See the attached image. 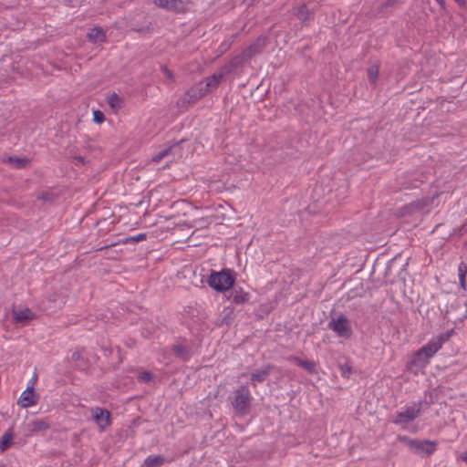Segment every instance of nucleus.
<instances>
[{
  "label": "nucleus",
  "mask_w": 467,
  "mask_h": 467,
  "mask_svg": "<svg viewBox=\"0 0 467 467\" xmlns=\"http://www.w3.org/2000/svg\"><path fill=\"white\" fill-rule=\"evenodd\" d=\"M75 160H77L78 162H80V163H82V164H84V163H85V159H84V157H82V156H76V157H75Z\"/></svg>",
  "instance_id": "42"
},
{
  "label": "nucleus",
  "mask_w": 467,
  "mask_h": 467,
  "mask_svg": "<svg viewBox=\"0 0 467 467\" xmlns=\"http://www.w3.org/2000/svg\"><path fill=\"white\" fill-rule=\"evenodd\" d=\"M455 2L462 7L467 8V0H455Z\"/></svg>",
  "instance_id": "39"
},
{
  "label": "nucleus",
  "mask_w": 467,
  "mask_h": 467,
  "mask_svg": "<svg viewBox=\"0 0 467 467\" xmlns=\"http://www.w3.org/2000/svg\"><path fill=\"white\" fill-rule=\"evenodd\" d=\"M467 232V221L464 222L460 227H459V230H458V233L460 235H462L463 234H465Z\"/></svg>",
  "instance_id": "38"
},
{
  "label": "nucleus",
  "mask_w": 467,
  "mask_h": 467,
  "mask_svg": "<svg viewBox=\"0 0 467 467\" xmlns=\"http://www.w3.org/2000/svg\"><path fill=\"white\" fill-rule=\"evenodd\" d=\"M134 30L137 32H145V31L149 32L150 30V26H148L147 28L140 27V28H136Z\"/></svg>",
  "instance_id": "41"
},
{
  "label": "nucleus",
  "mask_w": 467,
  "mask_h": 467,
  "mask_svg": "<svg viewBox=\"0 0 467 467\" xmlns=\"http://www.w3.org/2000/svg\"><path fill=\"white\" fill-rule=\"evenodd\" d=\"M38 199L49 202V201L53 200V194L51 192H45L41 195L38 196Z\"/></svg>",
  "instance_id": "36"
},
{
  "label": "nucleus",
  "mask_w": 467,
  "mask_h": 467,
  "mask_svg": "<svg viewBox=\"0 0 467 467\" xmlns=\"http://www.w3.org/2000/svg\"><path fill=\"white\" fill-rule=\"evenodd\" d=\"M398 440L411 452L420 456H430L437 450V442L434 441L410 439L408 436H399Z\"/></svg>",
  "instance_id": "3"
},
{
  "label": "nucleus",
  "mask_w": 467,
  "mask_h": 467,
  "mask_svg": "<svg viewBox=\"0 0 467 467\" xmlns=\"http://www.w3.org/2000/svg\"><path fill=\"white\" fill-rule=\"evenodd\" d=\"M461 459L463 461V462H467V451L462 453L461 455Z\"/></svg>",
  "instance_id": "43"
},
{
  "label": "nucleus",
  "mask_w": 467,
  "mask_h": 467,
  "mask_svg": "<svg viewBox=\"0 0 467 467\" xmlns=\"http://www.w3.org/2000/svg\"><path fill=\"white\" fill-rule=\"evenodd\" d=\"M267 38L264 36H258L254 42H253L249 47L244 48L242 53L244 57L248 60V62L256 55L262 53L264 48L266 46Z\"/></svg>",
  "instance_id": "9"
},
{
  "label": "nucleus",
  "mask_w": 467,
  "mask_h": 467,
  "mask_svg": "<svg viewBox=\"0 0 467 467\" xmlns=\"http://www.w3.org/2000/svg\"><path fill=\"white\" fill-rule=\"evenodd\" d=\"M156 4L164 9L175 12L182 11L183 3L182 0H158Z\"/></svg>",
  "instance_id": "19"
},
{
  "label": "nucleus",
  "mask_w": 467,
  "mask_h": 467,
  "mask_svg": "<svg viewBox=\"0 0 467 467\" xmlns=\"http://www.w3.org/2000/svg\"><path fill=\"white\" fill-rule=\"evenodd\" d=\"M231 293L228 296V299L232 300L234 304H244L249 300L250 295L248 292L244 291V289L238 285H233L230 288Z\"/></svg>",
  "instance_id": "13"
},
{
  "label": "nucleus",
  "mask_w": 467,
  "mask_h": 467,
  "mask_svg": "<svg viewBox=\"0 0 467 467\" xmlns=\"http://www.w3.org/2000/svg\"><path fill=\"white\" fill-rule=\"evenodd\" d=\"M88 38L93 43L104 42L106 40V34L101 27H95L88 33Z\"/></svg>",
  "instance_id": "22"
},
{
  "label": "nucleus",
  "mask_w": 467,
  "mask_h": 467,
  "mask_svg": "<svg viewBox=\"0 0 467 467\" xmlns=\"http://www.w3.org/2000/svg\"><path fill=\"white\" fill-rule=\"evenodd\" d=\"M115 244H113V245H115ZM110 246H112V244H110ZM109 245H106V246H104V247H101L99 250H102V249H104V248H109Z\"/></svg>",
  "instance_id": "45"
},
{
  "label": "nucleus",
  "mask_w": 467,
  "mask_h": 467,
  "mask_svg": "<svg viewBox=\"0 0 467 467\" xmlns=\"http://www.w3.org/2000/svg\"><path fill=\"white\" fill-rule=\"evenodd\" d=\"M275 368L274 365L267 364L263 367L261 369L256 370L255 372L251 374V381L253 384L262 383L267 379L273 369Z\"/></svg>",
  "instance_id": "15"
},
{
  "label": "nucleus",
  "mask_w": 467,
  "mask_h": 467,
  "mask_svg": "<svg viewBox=\"0 0 467 467\" xmlns=\"http://www.w3.org/2000/svg\"><path fill=\"white\" fill-rule=\"evenodd\" d=\"M108 104L114 109H119L123 106V99L116 93L108 98Z\"/></svg>",
  "instance_id": "28"
},
{
  "label": "nucleus",
  "mask_w": 467,
  "mask_h": 467,
  "mask_svg": "<svg viewBox=\"0 0 467 467\" xmlns=\"http://www.w3.org/2000/svg\"><path fill=\"white\" fill-rule=\"evenodd\" d=\"M208 285L217 292L228 291L235 282L233 272L229 269H223L216 272L212 271L207 280Z\"/></svg>",
  "instance_id": "4"
},
{
  "label": "nucleus",
  "mask_w": 467,
  "mask_h": 467,
  "mask_svg": "<svg viewBox=\"0 0 467 467\" xmlns=\"http://www.w3.org/2000/svg\"><path fill=\"white\" fill-rule=\"evenodd\" d=\"M453 333L454 329H451L431 339L414 354L411 364L418 368H423L428 363L429 358H432L441 348L442 345L450 340Z\"/></svg>",
  "instance_id": "1"
},
{
  "label": "nucleus",
  "mask_w": 467,
  "mask_h": 467,
  "mask_svg": "<svg viewBox=\"0 0 467 467\" xmlns=\"http://www.w3.org/2000/svg\"><path fill=\"white\" fill-rule=\"evenodd\" d=\"M146 239V234H139L138 235H134V236H130L126 239H124L122 241L123 244H128L130 242L131 243H138V242H140L142 240H145Z\"/></svg>",
  "instance_id": "31"
},
{
  "label": "nucleus",
  "mask_w": 467,
  "mask_h": 467,
  "mask_svg": "<svg viewBox=\"0 0 467 467\" xmlns=\"http://www.w3.org/2000/svg\"><path fill=\"white\" fill-rule=\"evenodd\" d=\"M161 71L164 75L171 80H174V75L171 70H170L166 66H161Z\"/></svg>",
  "instance_id": "35"
},
{
  "label": "nucleus",
  "mask_w": 467,
  "mask_h": 467,
  "mask_svg": "<svg viewBox=\"0 0 467 467\" xmlns=\"http://www.w3.org/2000/svg\"><path fill=\"white\" fill-rule=\"evenodd\" d=\"M422 402L414 403L406 407L405 410L397 412L396 417L391 420L394 424L405 427L413 421L421 412Z\"/></svg>",
  "instance_id": "5"
},
{
  "label": "nucleus",
  "mask_w": 467,
  "mask_h": 467,
  "mask_svg": "<svg viewBox=\"0 0 467 467\" xmlns=\"http://www.w3.org/2000/svg\"><path fill=\"white\" fill-rule=\"evenodd\" d=\"M92 418L98 424L100 431L106 430L111 424L110 413L108 410L95 407L91 410Z\"/></svg>",
  "instance_id": "8"
},
{
  "label": "nucleus",
  "mask_w": 467,
  "mask_h": 467,
  "mask_svg": "<svg viewBox=\"0 0 467 467\" xmlns=\"http://www.w3.org/2000/svg\"><path fill=\"white\" fill-rule=\"evenodd\" d=\"M247 62L248 60L245 58V57H244V54L241 53L239 55L234 56L228 63L222 67L221 69L222 71H223L225 75H228L235 71L236 69L242 67Z\"/></svg>",
  "instance_id": "11"
},
{
  "label": "nucleus",
  "mask_w": 467,
  "mask_h": 467,
  "mask_svg": "<svg viewBox=\"0 0 467 467\" xmlns=\"http://www.w3.org/2000/svg\"><path fill=\"white\" fill-rule=\"evenodd\" d=\"M328 328L341 337L348 338L352 335L349 320L343 314H340L337 318H332L328 323Z\"/></svg>",
  "instance_id": "7"
},
{
  "label": "nucleus",
  "mask_w": 467,
  "mask_h": 467,
  "mask_svg": "<svg viewBox=\"0 0 467 467\" xmlns=\"http://www.w3.org/2000/svg\"><path fill=\"white\" fill-rule=\"evenodd\" d=\"M71 359L75 362L74 368L76 369L85 371L89 367L88 359L78 351L73 352Z\"/></svg>",
  "instance_id": "21"
},
{
  "label": "nucleus",
  "mask_w": 467,
  "mask_h": 467,
  "mask_svg": "<svg viewBox=\"0 0 467 467\" xmlns=\"http://www.w3.org/2000/svg\"><path fill=\"white\" fill-rule=\"evenodd\" d=\"M152 378H153V375L151 372L143 371L142 373L140 374L139 380L142 381V382H149L152 379Z\"/></svg>",
  "instance_id": "33"
},
{
  "label": "nucleus",
  "mask_w": 467,
  "mask_h": 467,
  "mask_svg": "<svg viewBox=\"0 0 467 467\" xmlns=\"http://www.w3.org/2000/svg\"><path fill=\"white\" fill-rule=\"evenodd\" d=\"M8 162L16 169H23L29 164L30 161L26 158L12 156L8 158Z\"/></svg>",
  "instance_id": "27"
},
{
  "label": "nucleus",
  "mask_w": 467,
  "mask_h": 467,
  "mask_svg": "<svg viewBox=\"0 0 467 467\" xmlns=\"http://www.w3.org/2000/svg\"><path fill=\"white\" fill-rule=\"evenodd\" d=\"M93 120L98 124H101L105 120V115L100 110H95L93 113Z\"/></svg>",
  "instance_id": "32"
},
{
  "label": "nucleus",
  "mask_w": 467,
  "mask_h": 467,
  "mask_svg": "<svg viewBox=\"0 0 467 467\" xmlns=\"http://www.w3.org/2000/svg\"><path fill=\"white\" fill-rule=\"evenodd\" d=\"M50 423L47 419L34 420L27 424L30 432H41L48 430Z\"/></svg>",
  "instance_id": "18"
},
{
  "label": "nucleus",
  "mask_w": 467,
  "mask_h": 467,
  "mask_svg": "<svg viewBox=\"0 0 467 467\" xmlns=\"http://www.w3.org/2000/svg\"><path fill=\"white\" fill-rule=\"evenodd\" d=\"M38 400L39 394L35 391L34 386L31 385L22 392L17 403L22 408H28L36 405L38 402Z\"/></svg>",
  "instance_id": "10"
},
{
  "label": "nucleus",
  "mask_w": 467,
  "mask_h": 467,
  "mask_svg": "<svg viewBox=\"0 0 467 467\" xmlns=\"http://www.w3.org/2000/svg\"><path fill=\"white\" fill-rule=\"evenodd\" d=\"M351 372V368L348 365H344L341 367V373L343 377H348V373Z\"/></svg>",
  "instance_id": "37"
},
{
  "label": "nucleus",
  "mask_w": 467,
  "mask_h": 467,
  "mask_svg": "<svg viewBox=\"0 0 467 467\" xmlns=\"http://www.w3.org/2000/svg\"><path fill=\"white\" fill-rule=\"evenodd\" d=\"M165 458L162 455L149 456L145 459L142 467H161Z\"/></svg>",
  "instance_id": "24"
},
{
  "label": "nucleus",
  "mask_w": 467,
  "mask_h": 467,
  "mask_svg": "<svg viewBox=\"0 0 467 467\" xmlns=\"http://www.w3.org/2000/svg\"><path fill=\"white\" fill-rule=\"evenodd\" d=\"M173 147L174 146H170V147L161 150L160 152H158L156 155H154L152 157V161L155 163L160 162L163 158H165L166 156H168L171 153Z\"/></svg>",
  "instance_id": "30"
},
{
  "label": "nucleus",
  "mask_w": 467,
  "mask_h": 467,
  "mask_svg": "<svg viewBox=\"0 0 467 467\" xmlns=\"http://www.w3.org/2000/svg\"><path fill=\"white\" fill-rule=\"evenodd\" d=\"M401 4V0H387L378 7V13L383 14L388 12L389 9L396 8Z\"/></svg>",
  "instance_id": "26"
},
{
  "label": "nucleus",
  "mask_w": 467,
  "mask_h": 467,
  "mask_svg": "<svg viewBox=\"0 0 467 467\" xmlns=\"http://www.w3.org/2000/svg\"><path fill=\"white\" fill-rule=\"evenodd\" d=\"M458 275L460 285L462 289H466V275H467V264L461 262L458 265Z\"/></svg>",
  "instance_id": "25"
},
{
  "label": "nucleus",
  "mask_w": 467,
  "mask_h": 467,
  "mask_svg": "<svg viewBox=\"0 0 467 467\" xmlns=\"http://www.w3.org/2000/svg\"><path fill=\"white\" fill-rule=\"evenodd\" d=\"M252 400L253 398L247 385L238 387L234 390V396L230 398L234 410L240 416H245L250 413Z\"/></svg>",
  "instance_id": "2"
},
{
  "label": "nucleus",
  "mask_w": 467,
  "mask_h": 467,
  "mask_svg": "<svg viewBox=\"0 0 467 467\" xmlns=\"http://www.w3.org/2000/svg\"><path fill=\"white\" fill-rule=\"evenodd\" d=\"M173 354L183 361H187L191 358L192 353L189 346L182 343H177L172 346Z\"/></svg>",
  "instance_id": "17"
},
{
  "label": "nucleus",
  "mask_w": 467,
  "mask_h": 467,
  "mask_svg": "<svg viewBox=\"0 0 467 467\" xmlns=\"http://www.w3.org/2000/svg\"><path fill=\"white\" fill-rule=\"evenodd\" d=\"M289 360L294 362L298 367L306 369L310 374H317V364H316L315 361L302 359L299 357H296V356L290 357Z\"/></svg>",
  "instance_id": "16"
},
{
  "label": "nucleus",
  "mask_w": 467,
  "mask_h": 467,
  "mask_svg": "<svg viewBox=\"0 0 467 467\" xmlns=\"http://www.w3.org/2000/svg\"><path fill=\"white\" fill-rule=\"evenodd\" d=\"M295 15L297 16L299 20H301L304 24H307L311 20H313L314 10L309 9L306 4L300 5Z\"/></svg>",
  "instance_id": "20"
},
{
  "label": "nucleus",
  "mask_w": 467,
  "mask_h": 467,
  "mask_svg": "<svg viewBox=\"0 0 467 467\" xmlns=\"http://www.w3.org/2000/svg\"><path fill=\"white\" fill-rule=\"evenodd\" d=\"M422 182H423L422 180L413 179V180H410V182H406L404 187L406 189L417 188L418 187V182L421 183Z\"/></svg>",
  "instance_id": "34"
},
{
  "label": "nucleus",
  "mask_w": 467,
  "mask_h": 467,
  "mask_svg": "<svg viewBox=\"0 0 467 467\" xmlns=\"http://www.w3.org/2000/svg\"><path fill=\"white\" fill-rule=\"evenodd\" d=\"M36 380V375H35L33 378H32V385L34 386V383L35 381Z\"/></svg>",
  "instance_id": "44"
},
{
  "label": "nucleus",
  "mask_w": 467,
  "mask_h": 467,
  "mask_svg": "<svg viewBox=\"0 0 467 467\" xmlns=\"http://www.w3.org/2000/svg\"><path fill=\"white\" fill-rule=\"evenodd\" d=\"M0 467H5V465H1Z\"/></svg>",
  "instance_id": "47"
},
{
  "label": "nucleus",
  "mask_w": 467,
  "mask_h": 467,
  "mask_svg": "<svg viewBox=\"0 0 467 467\" xmlns=\"http://www.w3.org/2000/svg\"><path fill=\"white\" fill-rule=\"evenodd\" d=\"M14 433L12 429H8L0 439V451H5L12 445Z\"/></svg>",
  "instance_id": "23"
},
{
  "label": "nucleus",
  "mask_w": 467,
  "mask_h": 467,
  "mask_svg": "<svg viewBox=\"0 0 467 467\" xmlns=\"http://www.w3.org/2000/svg\"><path fill=\"white\" fill-rule=\"evenodd\" d=\"M436 2L439 4V5L441 6V9H445L446 8L445 0H436Z\"/></svg>",
  "instance_id": "40"
},
{
  "label": "nucleus",
  "mask_w": 467,
  "mask_h": 467,
  "mask_svg": "<svg viewBox=\"0 0 467 467\" xmlns=\"http://www.w3.org/2000/svg\"><path fill=\"white\" fill-rule=\"evenodd\" d=\"M464 245L467 247V240L465 241Z\"/></svg>",
  "instance_id": "46"
},
{
  "label": "nucleus",
  "mask_w": 467,
  "mask_h": 467,
  "mask_svg": "<svg viewBox=\"0 0 467 467\" xmlns=\"http://www.w3.org/2000/svg\"><path fill=\"white\" fill-rule=\"evenodd\" d=\"M207 93L200 81L192 86L177 102L181 108L187 107L188 105L197 102L199 99L206 96Z\"/></svg>",
  "instance_id": "6"
},
{
  "label": "nucleus",
  "mask_w": 467,
  "mask_h": 467,
  "mask_svg": "<svg viewBox=\"0 0 467 467\" xmlns=\"http://www.w3.org/2000/svg\"><path fill=\"white\" fill-rule=\"evenodd\" d=\"M225 74L221 70L220 73H214L211 77L206 78L204 80H202V86L206 91V93H210L211 91L216 89L221 82L223 81Z\"/></svg>",
  "instance_id": "12"
},
{
  "label": "nucleus",
  "mask_w": 467,
  "mask_h": 467,
  "mask_svg": "<svg viewBox=\"0 0 467 467\" xmlns=\"http://www.w3.org/2000/svg\"><path fill=\"white\" fill-rule=\"evenodd\" d=\"M379 66L372 65L367 70V75L369 82L373 85L376 84L378 77H379Z\"/></svg>",
  "instance_id": "29"
},
{
  "label": "nucleus",
  "mask_w": 467,
  "mask_h": 467,
  "mask_svg": "<svg viewBox=\"0 0 467 467\" xmlns=\"http://www.w3.org/2000/svg\"><path fill=\"white\" fill-rule=\"evenodd\" d=\"M12 315L16 324H26L35 317V314L27 307L24 309L13 308Z\"/></svg>",
  "instance_id": "14"
}]
</instances>
